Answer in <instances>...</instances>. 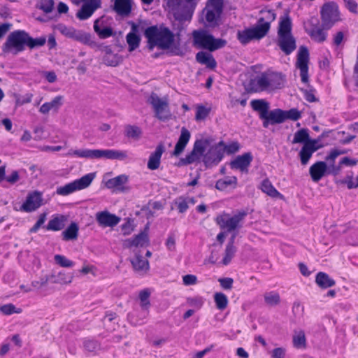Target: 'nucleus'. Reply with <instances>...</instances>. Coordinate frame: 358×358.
Instances as JSON below:
<instances>
[{
	"label": "nucleus",
	"mask_w": 358,
	"mask_h": 358,
	"mask_svg": "<svg viewBox=\"0 0 358 358\" xmlns=\"http://www.w3.org/2000/svg\"><path fill=\"white\" fill-rule=\"evenodd\" d=\"M196 60L201 64L206 67L214 69L217 66V62L213 56L207 52L200 51L196 55Z\"/></svg>",
	"instance_id": "bb28decb"
},
{
	"label": "nucleus",
	"mask_w": 358,
	"mask_h": 358,
	"mask_svg": "<svg viewBox=\"0 0 358 358\" xmlns=\"http://www.w3.org/2000/svg\"><path fill=\"white\" fill-rule=\"evenodd\" d=\"M94 29L95 32L99 35L101 38H106L111 36L113 34L112 28L106 27L103 29L99 28L97 25L96 22L94 23Z\"/></svg>",
	"instance_id": "8fccbe9b"
},
{
	"label": "nucleus",
	"mask_w": 358,
	"mask_h": 358,
	"mask_svg": "<svg viewBox=\"0 0 358 358\" xmlns=\"http://www.w3.org/2000/svg\"><path fill=\"white\" fill-rule=\"evenodd\" d=\"M28 33L24 30H16L11 32L2 47L3 52L17 55L22 52L27 46Z\"/></svg>",
	"instance_id": "423d86ee"
},
{
	"label": "nucleus",
	"mask_w": 358,
	"mask_h": 358,
	"mask_svg": "<svg viewBox=\"0 0 358 358\" xmlns=\"http://www.w3.org/2000/svg\"><path fill=\"white\" fill-rule=\"evenodd\" d=\"M47 38L45 36H41L36 38H31L29 34L27 36V46L30 49L41 47L46 43Z\"/></svg>",
	"instance_id": "de8ad7c7"
},
{
	"label": "nucleus",
	"mask_w": 358,
	"mask_h": 358,
	"mask_svg": "<svg viewBox=\"0 0 358 358\" xmlns=\"http://www.w3.org/2000/svg\"><path fill=\"white\" fill-rule=\"evenodd\" d=\"M324 133H322L320 136L316 139H310V136L306 129H301L294 134L292 143H303L301 150L299 152V158L302 165H306L313 154L322 148V145L320 144L322 138L325 136Z\"/></svg>",
	"instance_id": "7ed1b4c3"
},
{
	"label": "nucleus",
	"mask_w": 358,
	"mask_h": 358,
	"mask_svg": "<svg viewBox=\"0 0 358 358\" xmlns=\"http://www.w3.org/2000/svg\"><path fill=\"white\" fill-rule=\"evenodd\" d=\"M252 161V155L250 152L244 153L237 156L235 159L230 162V167L232 169L239 170L243 173L248 172V167Z\"/></svg>",
	"instance_id": "a211bd4d"
},
{
	"label": "nucleus",
	"mask_w": 358,
	"mask_h": 358,
	"mask_svg": "<svg viewBox=\"0 0 358 358\" xmlns=\"http://www.w3.org/2000/svg\"><path fill=\"white\" fill-rule=\"evenodd\" d=\"M278 45L287 55L291 54L296 48V41L292 35L278 36Z\"/></svg>",
	"instance_id": "b1692460"
},
{
	"label": "nucleus",
	"mask_w": 358,
	"mask_h": 358,
	"mask_svg": "<svg viewBox=\"0 0 358 358\" xmlns=\"http://www.w3.org/2000/svg\"><path fill=\"white\" fill-rule=\"evenodd\" d=\"M148 102L152 106L157 119L165 121L171 118V113L167 97L160 98L156 93L152 92L149 97Z\"/></svg>",
	"instance_id": "9d476101"
},
{
	"label": "nucleus",
	"mask_w": 358,
	"mask_h": 358,
	"mask_svg": "<svg viewBox=\"0 0 358 358\" xmlns=\"http://www.w3.org/2000/svg\"><path fill=\"white\" fill-rule=\"evenodd\" d=\"M252 109L259 113V118L262 120L265 118L269 110V104L264 99H255L250 103Z\"/></svg>",
	"instance_id": "cd10ccee"
},
{
	"label": "nucleus",
	"mask_w": 358,
	"mask_h": 358,
	"mask_svg": "<svg viewBox=\"0 0 358 358\" xmlns=\"http://www.w3.org/2000/svg\"><path fill=\"white\" fill-rule=\"evenodd\" d=\"M264 14L265 18H259L255 27L238 31L237 38L242 44L245 45L254 39H261L267 34L271 22L275 20L276 15L272 10H267Z\"/></svg>",
	"instance_id": "f03ea898"
},
{
	"label": "nucleus",
	"mask_w": 358,
	"mask_h": 358,
	"mask_svg": "<svg viewBox=\"0 0 358 358\" xmlns=\"http://www.w3.org/2000/svg\"><path fill=\"white\" fill-rule=\"evenodd\" d=\"M193 45L199 48H203L213 52L224 47L227 41L222 38H215L207 31L194 30L192 32Z\"/></svg>",
	"instance_id": "20e7f679"
},
{
	"label": "nucleus",
	"mask_w": 358,
	"mask_h": 358,
	"mask_svg": "<svg viewBox=\"0 0 358 358\" xmlns=\"http://www.w3.org/2000/svg\"><path fill=\"white\" fill-rule=\"evenodd\" d=\"M96 177L95 173H90L79 179L57 188L56 193L59 195L66 196L76 191L88 187Z\"/></svg>",
	"instance_id": "6e6552de"
},
{
	"label": "nucleus",
	"mask_w": 358,
	"mask_h": 358,
	"mask_svg": "<svg viewBox=\"0 0 358 358\" xmlns=\"http://www.w3.org/2000/svg\"><path fill=\"white\" fill-rule=\"evenodd\" d=\"M54 6V1L53 0H44L41 2L40 8L43 10L45 13H50Z\"/></svg>",
	"instance_id": "69168bd1"
},
{
	"label": "nucleus",
	"mask_w": 358,
	"mask_h": 358,
	"mask_svg": "<svg viewBox=\"0 0 358 358\" xmlns=\"http://www.w3.org/2000/svg\"><path fill=\"white\" fill-rule=\"evenodd\" d=\"M236 252V248L235 246L226 245L224 250V256L222 259V264L227 265L230 263L232 258L234 257Z\"/></svg>",
	"instance_id": "864d4df0"
},
{
	"label": "nucleus",
	"mask_w": 358,
	"mask_h": 358,
	"mask_svg": "<svg viewBox=\"0 0 358 358\" xmlns=\"http://www.w3.org/2000/svg\"><path fill=\"white\" fill-rule=\"evenodd\" d=\"M265 303L268 306H276L280 303V294L274 291L266 292L264 294Z\"/></svg>",
	"instance_id": "79ce46f5"
},
{
	"label": "nucleus",
	"mask_w": 358,
	"mask_h": 358,
	"mask_svg": "<svg viewBox=\"0 0 358 358\" xmlns=\"http://www.w3.org/2000/svg\"><path fill=\"white\" fill-rule=\"evenodd\" d=\"M125 135L129 138L138 140L142 134V131L138 126L128 124L125 127Z\"/></svg>",
	"instance_id": "c03bdc74"
},
{
	"label": "nucleus",
	"mask_w": 358,
	"mask_h": 358,
	"mask_svg": "<svg viewBox=\"0 0 358 358\" xmlns=\"http://www.w3.org/2000/svg\"><path fill=\"white\" fill-rule=\"evenodd\" d=\"M66 218L64 215H58L50 220L45 227L49 231H59L64 228Z\"/></svg>",
	"instance_id": "72a5a7b5"
},
{
	"label": "nucleus",
	"mask_w": 358,
	"mask_h": 358,
	"mask_svg": "<svg viewBox=\"0 0 358 358\" xmlns=\"http://www.w3.org/2000/svg\"><path fill=\"white\" fill-rule=\"evenodd\" d=\"M177 206L178 212L180 213H185L189 208V204L185 196H179L174 201Z\"/></svg>",
	"instance_id": "6e6d98bb"
},
{
	"label": "nucleus",
	"mask_w": 358,
	"mask_h": 358,
	"mask_svg": "<svg viewBox=\"0 0 358 358\" xmlns=\"http://www.w3.org/2000/svg\"><path fill=\"white\" fill-rule=\"evenodd\" d=\"M83 346L89 352H95L99 348L98 343L93 340H85L83 343Z\"/></svg>",
	"instance_id": "680f3d73"
},
{
	"label": "nucleus",
	"mask_w": 358,
	"mask_h": 358,
	"mask_svg": "<svg viewBox=\"0 0 358 358\" xmlns=\"http://www.w3.org/2000/svg\"><path fill=\"white\" fill-rule=\"evenodd\" d=\"M293 345L298 349H304L306 347V338L303 331H295L292 338Z\"/></svg>",
	"instance_id": "a19ab883"
},
{
	"label": "nucleus",
	"mask_w": 358,
	"mask_h": 358,
	"mask_svg": "<svg viewBox=\"0 0 358 358\" xmlns=\"http://www.w3.org/2000/svg\"><path fill=\"white\" fill-rule=\"evenodd\" d=\"M103 62L110 66H117L122 62V57L117 54L110 53L103 57Z\"/></svg>",
	"instance_id": "49530a36"
},
{
	"label": "nucleus",
	"mask_w": 358,
	"mask_h": 358,
	"mask_svg": "<svg viewBox=\"0 0 358 358\" xmlns=\"http://www.w3.org/2000/svg\"><path fill=\"white\" fill-rule=\"evenodd\" d=\"M230 185H232L234 188L236 187L237 178L236 176L226 177L218 180L215 183V188L218 190L224 191Z\"/></svg>",
	"instance_id": "4c0bfd02"
},
{
	"label": "nucleus",
	"mask_w": 358,
	"mask_h": 358,
	"mask_svg": "<svg viewBox=\"0 0 358 358\" xmlns=\"http://www.w3.org/2000/svg\"><path fill=\"white\" fill-rule=\"evenodd\" d=\"M327 163L322 161H318L310 166L309 173L313 182H317L325 175H327Z\"/></svg>",
	"instance_id": "5701e85b"
},
{
	"label": "nucleus",
	"mask_w": 358,
	"mask_h": 358,
	"mask_svg": "<svg viewBox=\"0 0 358 358\" xmlns=\"http://www.w3.org/2000/svg\"><path fill=\"white\" fill-rule=\"evenodd\" d=\"M224 0H208L203 12L210 26H216L223 11Z\"/></svg>",
	"instance_id": "9b49d317"
},
{
	"label": "nucleus",
	"mask_w": 358,
	"mask_h": 358,
	"mask_svg": "<svg viewBox=\"0 0 358 358\" xmlns=\"http://www.w3.org/2000/svg\"><path fill=\"white\" fill-rule=\"evenodd\" d=\"M113 10L120 15H128L131 10V0H115Z\"/></svg>",
	"instance_id": "c756f323"
},
{
	"label": "nucleus",
	"mask_w": 358,
	"mask_h": 358,
	"mask_svg": "<svg viewBox=\"0 0 358 358\" xmlns=\"http://www.w3.org/2000/svg\"><path fill=\"white\" fill-rule=\"evenodd\" d=\"M41 205V194L38 192H34L27 196L26 201L22 205L20 210L24 212H32L38 208Z\"/></svg>",
	"instance_id": "6ab92c4d"
},
{
	"label": "nucleus",
	"mask_w": 358,
	"mask_h": 358,
	"mask_svg": "<svg viewBox=\"0 0 358 358\" xmlns=\"http://www.w3.org/2000/svg\"><path fill=\"white\" fill-rule=\"evenodd\" d=\"M149 229L148 224L145 227L143 231L136 235L132 238H128L123 241L122 246L124 248H131L132 247H145L149 245V236L148 230Z\"/></svg>",
	"instance_id": "dca6fc26"
},
{
	"label": "nucleus",
	"mask_w": 358,
	"mask_h": 358,
	"mask_svg": "<svg viewBox=\"0 0 358 358\" xmlns=\"http://www.w3.org/2000/svg\"><path fill=\"white\" fill-rule=\"evenodd\" d=\"M214 301L218 310H224L229 303L227 296L222 292H216L214 294Z\"/></svg>",
	"instance_id": "a18cd8bd"
},
{
	"label": "nucleus",
	"mask_w": 358,
	"mask_h": 358,
	"mask_svg": "<svg viewBox=\"0 0 358 358\" xmlns=\"http://www.w3.org/2000/svg\"><path fill=\"white\" fill-rule=\"evenodd\" d=\"M166 3L173 10L176 20L179 22L191 20L196 3H187L185 0H166Z\"/></svg>",
	"instance_id": "0eeeda50"
},
{
	"label": "nucleus",
	"mask_w": 358,
	"mask_h": 358,
	"mask_svg": "<svg viewBox=\"0 0 358 358\" xmlns=\"http://www.w3.org/2000/svg\"><path fill=\"white\" fill-rule=\"evenodd\" d=\"M309 52L306 46H301L297 55L296 66L300 69L301 81L304 83L308 82V63Z\"/></svg>",
	"instance_id": "2eb2a0df"
},
{
	"label": "nucleus",
	"mask_w": 358,
	"mask_h": 358,
	"mask_svg": "<svg viewBox=\"0 0 358 358\" xmlns=\"http://www.w3.org/2000/svg\"><path fill=\"white\" fill-rule=\"evenodd\" d=\"M64 97L62 96H55L51 101L44 103L39 108V112L42 114H48L50 110H58L63 104Z\"/></svg>",
	"instance_id": "c85d7f7f"
},
{
	"label": "nucleus",
	"mask_w": 358,
	"mask_h": 358,
	"mask_svg": "<svg viewBox=\"0 0 358 358\" xmlns=\"http://www.w3.org/2000/svg\"><path fill=\"white\" fill-rule=\"evenodd\" d=\"M127 181L128 177L126 175H120L107 180L106 186L108 189L116 188L117 189H122V186L127 183Z\"/></svg>",
	"instance_id": "f704fd0d"
},
{
	"label": "nucleus",
	"mask_w": 358,
	"mask_h": 358,
	"mask_svg": "<svg viewBox=\"0 0 358 358\" xmlns=\"http://www.w3.org/2000/svg\"><path fill=\"white\" fill-rule=\"evenodd\" d=\"M79 227L76 222L71 224L62 232V239L65 241H75L78 236Z\"/></svg>",
	"instance_id": "473e14b6"
},
{
	"label": "nucleus",
	"mask_w": 358,
	"mask_h": 358,
	"mask_svg": "<svg viewBox=\"0 0 358 358\" xmlns=\"http://www.w3.org/2000/svg\"><path fill=\"white\" fill-rule=\"evenodd\" d=\"M0 312L5 315H10L13 313H21L22 309L17 308L13 303H7L0 306Z\"/></svg>",
	"instance_id": "603ef678"
},
{
	"label": "nucleus",
	"mask_w": 358,
	"mask_h": 358,
	"mask_svg": "<svg viewBox=\"0 0 358 358\" xmlns=\"http://www.w3.org/2000/svg\"><path fill=\"white\" fill-rule=\"evenodd\" d=\"M316 284L322 289H327L334 286L335 280L329 277L328 274L324 272H319L315 277Z\"/></svg>",
	"instance_id": "2f4dec72"
},
{
	"label": "nucleus",
	"mask_w": 358,
	"mask_h": 358,
	"mask_svg": "<svg viewBox=\"0 0 358 358\" xmlns=\"http://www.w3.org/2000/svg\"><path fill=\"white\" fill-rule=\"evenodd\" d=\"M208 144V141L206 140H196L194 142L193 150L196 152L199 155H203V153L206 150V145Z\"/></svg>",
	"instance_id": "13d9d810"
},
{
	"label": "nucleus",
	"mask_w": 358,
	"mask_h": 358,
	"mask_svg": "<svg viewBox=\"0 0 358 358\" xmlns=\"http://www.w3.org/2000/svg\"><path fill=\"white\" fill-rule=\"evenodd\" d=\"M138 31V26L133 23L131 26V31L126 36V41L128 44V50L129 52L135 50L140 45L141 37L137 34Z\"/></svg>",
	"instance_id": "393cba45"
},
{
	"label": "nucleus",
	"mask_w": 358,
	"mask_h": 358,
	"mask_svg": "<svg viewBox=\"0 0 358 358\" xmlns=\"http://www.w3.org/2000/svg\"><path fill=\"white\" fill-rule=\"evenodd\" d=\"M343 183L346 184L348 189H353L358 187V176L354 178L352 176H347Z\"/></svg>",
	"instance_id": "e2e57ef3"
},
{
	"label": "nucleus",
	"mask_w": 358,
	"mask_h": 358,
	"mask_svg": "<svg viewBox=\"0 0 358 358\" xmlns=\"http://www.w3.org/2000/svg\"><path fill=\"white\" fill-rule=\"evenodd\" d=\"M210 113V109L203 106H199L196 108L195 119L196 120H202L206 118Z\"/></svg>",
	"instance_id": "052dcab7"
},
{
	"label": "nucleus",
	"mask_w": 358,
	"mask_h": 358,
	"mask_svg": "<svg viewBox=\"0 0 358 358\" xmlns=\"http://www.w3.org/2000/svg\"><path fill=\"white\" fill-rule=\"evenodd\" d=\"M285 121L284 110L280 108H276L268 111L263 120V127L264 128H267L270 124L274 125L282 124Z\"/></svg>",
	"instance_id": "aec40b11"
},
{
	"label": "nucleus",
	"mask_w": 358,
	"mask_h": 358,
	"mask_svg": "<svg viewBox=\"0 0 358 358\" xmlns=\"http://www.w3.org/2000/svg\"><path fill=\"white\" fill-rule=\"evenodd\" d=\"M190 136L191 134L189 130L185 127H182L178 141L175 146L173 155L178 156L183 152L190 139Z\"/></svg>",
	"instance_id": "a878e982"
},
{
	"label": "nucleus",
	"mask_w": 358,
	"mask_h": 358,
	"mask_svg": "<svg viewBox=\"0 0 358 358\" xmlns=\"http://www.w3.org/2000/svg\"><path fill=\"white\" fill-rule=\"evenodd\" d=\"M292 21L288 15L280 19L278 31V36L292 35Z\"/></svg>",
	"instance_id": "7c9ffc66"
},
{
	"label": "nucleus",
	"mask_w": 358,
	"mask_h": 358,
	"mask_svg": "<svg viewBox=\"0 0 358 358\" xmlns=\"http://www.w3.org/2000/svg\"><path fill=\"white\" fill-rule=\"evenodd\" d=\"M347 152L346 150H340L338 149H333L330 151L329 154L325 157V160L327 162L334 161L341 155L345 154Z\"/></svg>",
	"instance_id": "338daca9"
},
{
	"label": "nucleus",
	"mask_w": 358,
	"mask_h": 358,
	"mask_svg": "<svg viewBox=\"0 0 358 358\" xmlns=\"http://www.w3.org/2000/svg\"><path fill=\"white\" fill-rule=\"evenodd\" d=\"M261 189L271 197L281 196L280 193L273 186L268 179H265L261 183Z\"/></svg>",
	"instance_id": "ea45409f"
},
{
	"label": "nucleus",
	"mask_w": 358,
	"mask_h": 358,
	"mask_svg": "<svg viewBox=\"0 0 358 358\" xmlns=\"http://www.w3.org/2000/svg\"><path fill=\"white\" fill-rule=\"evenodd\" d=\"M223 149L224 152L226 151L228 154H234L239 150L240 145L235 141L227 145L224 144Z\"/></svg>",
	"instance_id": "0e129e2a"
},
{
	"label": "nucleus",
	"mask_w": 358,
	"mask_h": 358,
	"mask_svg": "<svg viewBox=\"0 0 358 358\" xmlns=\"http://www.w3.org/2000/svg\"><path fill=\"white\" fill-rule=\"evenodd\" d=\"M48 275L50 282L56 284H69L72 282L73 278L72 274H66L64 272H59L57 274L52 273Z\"/></svg>",
	"instance_id": "c9c22d12"
},
{
	"label": "nucleus",
	"mask_w": 358,
	"mask_h": 358,
	"mask_svg": "<svg viewBox=\"0 0 358 358\" xmlns=\"http://www.w3.org/2000/svg\"><path fill=\"white\" fill-rule=\"evenodd\" d=\"M320 15L322 26L324 29H329L341 20L338 7L333 1L325 3L322 6Z\"/></svg>",
	"instance_id": "1a4fd4ad"
},
{
	"label": "nucleus",
	"mask_w": 358,
	"mask_h": 358,
	"mask_svg": "<svg viewBox=\"0 0 358 358\" xmlns=\"http://www.w3.org/2000/svg\"><path fill=\"white\" fill-rule=\"evenodd\" d=\"M322 27V28L318 27H314L308 31V34L310 38L316 42L322 43L327 39V34L324 31Z\"/></svg>",
	"instance_id": "58836bf2"
},
{
	"label": "nucleus",
	"mask_w": 358,
	"mask_h": 358,
	"mask_svg": "<svg viewBox=\"0 0 358 358\" xmlns=\"http://www.w3.org/2000/svg\"><path fill=\"white\" fill-rule=\"evenodd\" d=\"M245 215L246 213L245 211L239 212L232 217L225 213L217 216L216 222L221 229H227V231H232L241 227L240 223Z\"/></svg>",
	"instance_id": "f8f14e48"
},
{
	"label": "nucleus",
	"mask_w": 358,
	"mask_h": 358,
	"mask_svg": "<svg viewBox=\"0 0 358 358\" xmlns=\"http://www.w3.org/2000/svg\"><path fill=\"white\" fill-rule=\"evenodd\" d=\"M55 263L61 267L70 268L74 266V263L65 256L62 255H56L54 256Z\"/></svg>",
	"instance_id": "3c124183"
},
{
	"label": "nucleus",
	"mask_w": 358,
	"mask_h": 358,
	"mask_svg": "<svg viewBox=\"0 0 358 358\" xmlns=\"http://www.w3.org/2000/svg\"><path fill=\"white\" fill-rule=\"evenodd\" d=\"M130 262L135 272L140 275H145L150 270V264L148 259H144L141 255L136 252Z\"/></svg>",
	"instance_id": "412c9836"
},
{
	"label": "nucleus",
	"mask_w": 358,
	"mask_h": 358,
	"mask_svg": "<svg viewBox=\"0 0 358 358\" xmlns=\"http://www.w3.org/2000/svg\"><path fill=\"white\" fill-rule=\"evenodd\" d=\"M78 157L87 159H106L123 161L127 159V152L118 150H76L71 153Z\"/></svg>",
	"instance_id": "39448f33"
},
{
	"label": "nucleus",
	"mask_w": 358,
	"mask_h": 358,
	"mask_svg": "<svg viewBox=\"0 0 358 358\" xmlns=\"http://www.w3.org/2000/svg\"><path fill=\"white\" fill-rule=\"evenodd\" d=\"M285 120H291L296 121L301 117V113L296 108H291L288 110H284Z\"/></svg>",
	"instance_id": "5fc2aeb1"
},
{
	"label": "nucleus",
	"mask_w": 358,
	"mask_h": 358,
	"mask_svg": "<svg viewBox=\"0 0 358 358\" xmlns=\"http://www.w3.org/2000/svg\"><path fill=\"white\" fill-rule=\"evenodd\" d=\"M49 282H50L49 275H45L41 276L38 280L32 281L31 286L36 289H39L41 287L46 286Z\"/></svg>",
	"instance_id": "bf43d9fd"
},
{
	"label": "nucleus",
	"mask_w": 358,
	"mask_h": 358,
	"mask_svg": "<svg viewBox=\"0 0 358 358\" xmlns=\"http://www.w3.org/2000/svg\"><path fill=\"white\" fill-rule=\"evenodd\" d=\"M150 293L148 289H143L139 293V299L141 300V306L143 308L147 309L150 305L149 297Z\"/></svg>",
	"instance_id": "4d7b16f0"
},
{
	"label": "nucleus",
	"mask_w": 358,
	"mask_h": 358,
	"mask_svg": "<svg viewBox=\"0 0 358 358\" xmlns=\"http://www.w3.org/2000/svg\"><path fill=\"white\" fill-rule=\"evenodd\" d=\"M255 91H266L269 90L268 74L266 73H262L255 80Z\"/></svg>",
	"instance_id": "e433bc0d"
},
{
	"label": "nucleus",
	"mask_w": 358,
	"mask_h": 358,
	"mask_svg": "<svg viewBox=\"0 0 358 358\" xmlns=\"http://www.w3.org/2000/svg\"><path fill=\"white\" fill-rule=\"evenodd\" d=\"M58 29L62 35L67 38L79 41L85 45H95L92 43V36L90 34L63 24L59 25Z\"/></svg>",
	"instance_id": "ddd939ff"
},
{
	"label": "nucleus",
	"mask_w": 358,
	"mask_h": 358,
	"mask_svg": "<svg viewBox=\"0 0 358 358\" xmlns=\"http://www.w3.org/2000/svg\"><path fill=\"white\" fill-rule=\"evenodd\" d=\"M120 217L107 210L98 212L96 214V220L102 227H114L120 221Z\"/></svg>",
	"instance_id": "f3484780"
},
{
	"label": "nucleus",
	"mask_w": 358,
	"mask_h": 358,
	"mask_svg": "<svg viewBox=\"0 0 358 358\" xmlns=\"http://www.w3.org/2000/svg\"><path fill=\"white\" fill-rule=\"evenodd\" d=\"M46 220V214L42 213L40 215L38 220L35 223V224L30 229L29 232L30 233H35L36 232L38 229L43 225Z\"/></svg>",
	"instance_id": "774afa93"
},
{
	"label": "nucleus",
	"mask_w": 358,
	"mask_h": 358,
	"mask_svg": "<svg viewBox=\"0 0 358 358\" xmlns=\"http://www.w3.org/2000/svg\"><path fill=\"white\" fill-rule=\"evenodd\" d=\"M201 155H199L193 150L189 153L185 158H182L180 160V164L182 165H188L196 162H199L201 159Z\"/></svg>",
	"instance_id": "09e8293b"
},
{
	"label": "nucleus",
	"mask_w": 358,
	"mask_h": 358,
	"mask_svg": "<svg viewBox=\"0 0 358 358\" xmlns=\"http://www.w3.org/2000/svg\"><path fill=\"white\" fill-rule=\"evenodd\" d=\"M269 81V90L280 88L284 83V79L280 74L268 73Z\"/></svg>",
	"instance_id": "37998d69"
},
{
	"label": "nucleus",
	"mask_w": 358,
	"mask_h": 358,
	"mask_svg": "<svg viewBox=\"0 0 358 358\" xmlns=\"http://www.w3.org/2000/svg\"><path fill=\"white\" fill-rule=\"evenodd\" d=\"M144 36L148 39L147 47L150 51L153 50L155 46L162 50H167L174 42V34L164 26L148 27L144 31Z\"/></svg>",
	"instance_id": "f257e3e1"
},
{
	"label": "nucleus",
	"mask_w": 358,
	"mask_h": 358,
	"mask_svg": "<svg viewBox=\"0 0 358 358\" xmlns=\"http://www.w3.org/2000/svg\"><path fill=\"white\" fill-rule=\"evenodd\" d=\"M224 142L220 141L212 146L204 155L203 162L207 167L217 165L224 157Z\"/></svg>",
	"instance_id": "4468645a"
},
{
	"label": "nucleus",
	"mask_w": 358,
	"mask_h": 358,
	"mask_svg": "<svg viewBox=\"0 0 358 358\" xmlns=\"http://www.w3.org/2000/svg\"><path fill=\"white\" fill-rule=\"evenodd\" d=\"M165 151V147L162 143H160L156 147L155 150L152 152L149 157L147 167L148 169L154 171L157 169L161 163L162 154Z\"/></svg>",
	"instance_id": "4be33fe9"
}]
</instances>
